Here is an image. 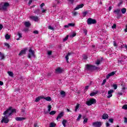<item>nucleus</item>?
Returning <instances> with one entry per match:
<instances>
[{"label":"nucleus","mask_w":127,"mask_h":127,"mask_svg":"<svg viewBox=\"0 0 127 127\" xmlns=\"http://www.w3.org/2000/svg\"><path fill=\"white\" fill-rule=\"evenodd\" d=\"M16 113V110L13 109L12 107H10L8 109H7L3 113L4 117H2V120L1 123H4V124H7L9 122V119H8V117L12 114H15Z\"/></svg>","instance_id":"f257e3e1"},{"label":"nucleus","mask_w":127,"mask_h":127,"mask_svg":"<svg viewBox=\"0 0 127 127\" xmlns=\"http://www.w3.org/2000/svg\"><path fill=\"white\" fill-rule=\"evenodd\" d=\"M9 6V3L8 2H2L0 3V10H4L5 11L7 8Z\"/></svg>","instance_id":"f03ea898"},{"label":"nucleus","mask_w":127,"mask_h":127,"mask_svg":"<svg viewBox=\"0 0 127 127\" xmlns=\"http://www.w3.org/2000/svg\"><path fill=\"white\" fill-rule=\"evenodd\" d=\"M96 103H97L96 99L91 98L87 100L86 104L87 106H92V105H94V104H96Z\"/></svg>","instance_id":"7ed1b4c3"},{"label":"nucleus","mask_w":127,"mask_h":127,"mask_svg":"<svg viewBox=\"0 0 127 127\" xmlns=\"http://www.w3.org/2000/svg\"><path fill=\"white\" fill-rule=\"evenodd\" d=\"M35 52H34V51H32V49L30 48L29 50V53L28 54V58H29L30 59H31L32 57H35Z\"/></svg>","instance_id":"20e7f679"},{"label":"nucleus","mask_w":127,"mask_h":127,"mask_svg":"<svg viewBox=\"0 0 127 127\" xmlns=\"http://www.w3.org/2000/svg\"><path fill=\"white\" fill-rule=\"evenodd\" d=\"M87 22L88 25H91V24H96L97 23V20L92 18H89L87 19Z\"/></svg>","instance_id":"39448f33"},{"label":"nucleus","mask_w":127,"mask_h":127,"mask_svg":"<svg viewBox=\"0 0 127 127\" xmlns=\"http://www.w3.org/2000/svg\"><path fill=\"white\" fill-rule=\"evenodd\" d=\"M114 13L115 14H117L118 16L117 18H120L121 16H122V13H121V9H116L114 11Z\"/></svg>","instance_id":"423d86ee"},{"label":"nucleus","mask_w":127,"mask_h":127,"mask_svg":"<svg viewBox=\"0 0 127 127\" xmlns=\"http://www.w3.org/2000/svg\"><path fill=\"white\" fill-rule=\"evenodd\" d=\"M103 123L101 122H95L92 123L93 127H101Z\"/></svg>","instance_id":"0eeeda50"},{"label":"nucleus","mask_w":127,"mask_h":127,"mask_svg":"<svg viewBox=\"0 0 127 127\" xmlns=\"http://www.w3.org/2000/svg\"><path fill=\"white\" fill-rule=\"evenodd\" d=\"M55 71L57 74H61V73L64 72V69L59 67L56 69Z\"/></svg>","instance_id":"6e6552de"},{"label":"nucleus","mask_w":127,"mask_h":127,"mask_svg":"<svg viewBox=\"0 0 127 127\" xmlns=\"http://www.w3.org/2000/svg\"><path fill=\"white\" fill-rule=\"evenodd\" d=\"M30 19H32V20H34V21H35L36 22L39 21V18L36 16L32 15L30 17Z\"/></svg>","instance_id":"1a4fd4ad"},{"label":"nucleus","mask_w":127,"mask_h":127,"mask_svg":"<svg viewBox=\"0 0 127 127\" xmlns=\"http://www.w3.org/2000/svg\"><path fill=\"white\" fill-rule=\"evenodd\" d=\"M113 93H114V90H110L108 92V96L107 98L109 99V98H111L113 97Z\"/></svg>","instance_id":"9d476101"},{"label":"nucleus","mask_w":127,"mask_h":127,"mask_svg":"<svg viewBox=\"0 0 127 127\" xmlns=\"http://www.w3.org/2000/svg\"><path fill=\"white\" fill-rule=\"evenodd\" d=\"M116 74V71H112L110 73H109L107 76H106V79H109L110 77H112V76H114Z\"/></svg>","instance_id":"9b49d317"},{"label":"nucleus","mask_w":127,"mask_h":127,"mask_svg":"<svg viewBox=\"0 0 127 127\" xmlns=\"http://www.w3.org/2000/svg\"><path fill=\"white\" fill-rule=\"evenodd\" d=\"M84 7V4H80L77 5L76 7L74 8V10H78V9H80V8H82Z\"/></svg>","instance_id":"f8f14e48"},{"label":"nucleus","mask_w":127,"mask_h":127,"mask_svg":"<svg viewBox=\"0 0 127 127\" xmlns=\"http://www.w3.org/2000/svg\"><path fill=\"white\" fill-rule=\"evenodd\" d=\"M64 115V113L63 112H61L57 117V121H59V120H60V119L63 117Z\"/></svg>","instance_id":"ddd939ff"},{"label":"nucleus","mask_w":127,"mask_h":127,"mask_svg":"<svg viewBox=\"0 0 127 127\" xmlns=\"http://www.w3.org/2000/svg\"><path fill=\"white\" fill-rule=\"evenodd\" d=\"M86 70H93L94 69V66L87 64L85 67Z\"/></svg>","instance_id":"4468645a"},{"label":"nucleus","mask_w":127,"mask_h":127,"mask_svg":"<svg viewBox=\"0 0 127 127\" xmlns=\"http://www.w3.org/2000/svg\"><path fill=\"white\" fill-rule=\"evenodd\" d=\"M80 107H81V105L77 103L75 107V109H74L75 112H77V111H79Z\"/></svg>","instance_id":"2eb2a0df"},{"label":"nucleus","mask_w":127,"mask_h":127,"mask_svg":"<svg viewBox=\"0 0 127 127\" xmlns=\"http://www.w3.org/2000/svg\"><path fill=\"white\" fill-rule=\"evenodd\" d=\"M43 99H44V100H46V101H47L48 102H51L52 101V99H51V97L49 96L46 97L43 96Z\"/></svg>","instance_id":"dca6fc26"},{"label":"nucleus","mask_w":127,"mask_h":127,"mask_svg":"<svg viewBox=\"0 0 127 127\" xmlns=\"http://www.w3.org/2000/svg\"><path fill=\"white\" fill-rule=\"evenodd\" d=\"M26 52V49H24L22 50L18 54L19 56H21L22 55H24V54H25Z\"/></svg>","instance_id":"f3484780"},{"label":"nucleus","mask_w":127,"mask_h":127,"mask_svg":"<svg viewBox=\"0 0 127 127\" xmlns=\"http://www.w3.org/2000/svg\"><path fill=\"white\" fill-rule=\"evenodd\" d=\"M15 119L16 121L18 122H20L21 121H23V120H25V118L22 117H16Z\"/></svg>","instance_id":"a211bd4d"},{"label":"nucleus","mask_w":127,"mask_h":127,"mask_svg":"<svg viewBox=\"0 0 127 127\" xmlns=\"http://www.w3.org/2000/svg\"><path fill=\"white\" fill-rule=\"evenodd\" d=\"M102 117L103 120H107V119L109 118V115H108V114H104L102 115Z\"/></svg>","instance_id":"6ab92c4d"},{"label":"nucleus","mask_w":127,"mask_h":127,"mask_svg":"<svg viewBox=\"0 0 127 127\" xmlns=\"http://www.w3.org/2000/svg\"><path fill=\"white\" fill-rule=\"evenodd\" d=\"M24 24L26 27H29V26L31 25L29 21L24 22Z\"/></svg>","instance_id":"aec40b11"},{"label":"nucleus","mask_w":127,"mask_h":127,"mask_svg":"<svg viewBox=\"0 0 127 127\" xmlns=\"http://www.w3.org/2000/svg\"><path fill=\"white\" fill-rule=\"evenodd\" d=\"M70 55H71V53H68L67 55L65 56V60L67 62V63H69V56H70Z\"/></svg>","instance_id":"412c9836"},{"label":"nucleus","mask_w":127,"mask_h":127,"mask_svg":"<svg viewBox=\"0 0 127 127\" xmlns=\"http://www.w3.org/2000/svg\"><path fill=\"white\" fill-rule=\"evenodd\" d=\"M41 99H43V96H39L37 98H36V99L35 100V102H39V101H40V100H41Z\"/></svg>","instance_id":"4be33fe9"},{"label":"nucleus","mask_w":127,"mask_h":127,"mask_svg":"<svg viewBox=\"0 0 127 127\" xmlns=\"http://www.w3.org/2000/svg\"><path fill=\"white\" fill-rule=\"evenodd\" d=\"M56 127V124L55 123L52 122L50 124L49 127Z\"/></svg>","instance_id":"5701e85b"},{"label":"nucleus","mask_w":127,"mask_h":127,"mask_svg":"<svg viewBox=\"0 0 127 127\" xmlns=\"http://www.w3.org/2000/svg\"><path fill=\"white\" fill-rule=\"evenodd\" d=\"M17 35L19 38L16 39V40H19V39L21 38V37H22V34H21V33L18 32Z\"/></svg>","instance_id":"b1692460"},{"label":"nucleus","mask_w":127,"mask_h":127,"mask_svg":"<svg viewBox=\"0 0 127 127\" xmlns=\"http://www.w3.org/2000/svg\"><path fill=\"white\" fill-rule=\"evenodd\" d=\"M98 94V91H96L95 92H92L90 94V96L91 97H94V96H95V95H97Z\"/></svg>","instance_id":"393cba45"},{"label":"nucleus","mask_w":127,"mask_h":127,"mask_svg":"<svg viewBox=\"0 0 127 127\" xmlns=\"http://www.w3.org/2000/svg\"><path fill=\"white\" fill-rule=\"evenodd\" d=\"M8 75H9V76H10V77H13V72L8 71L7 72Z\"/></svg>","instance_id":"a878e982"},{"label":"nucleus","mask_w":127,"mask_h":127,"mask_svg":"<svg viewBox=\"0 0 127 127\" xmlns=\"http://www.w3.org/2000/svg\"><path fill=\"white\" fill-rule=\"evenodd\" d=\"M67 123V120H64L62 122V124L63 125L64 127H66V124Z\"/></svg>","instance_id":"bb28decb"},{"label":"nucleus","mask_w":127,"mask_h":127,"mask_svg":"<svg viewBox=\"0 0 127 127\" xmlns=\"http://www.w3.org/2000/svg\"><path fill=\"white\" fill-rule=\"evenodd\" d=\"M121 12H122V13L123 14H125V13H126L127 12V9H126L125 8H123L121 9Z\"/></svg>","instance_id":"cd10ccee"},{"label":"nucleus","mask_w":127,"mask_h":127,"mask_svg":"<svg viewBox=\"0 0 127 127\" xmlns=\"http://www.w3.org/2000/svg\"><path fill=\"white\" fill-rule=\"evenodd\" d=\"M0 57L1 60H2V59H4V55L1 53V52H0Z\"/></svg>","instance_id":"c85d7f7f"},{"label":"nucleus","mask_w":127,"mask_h":127,"mask_svg":"<svg viewBox=\"0 0 127 127\" xmlns=\"http://www.w3.org/2000/svg\"><path fill=\"white\" fill-rule=\"evenodd\" d=\"M5 38L6 39V40H8V39L10 38V36L8 35V34H6L5 36Z\"/></svg>","instance_id":"c756f323"},{"label":"nucleus","mask_w":127,"mask_h":127,"mask_svg":"<svg viewBox=\"0 0 127 127\" xmlns=\"http://www.w3.org/2000/svg\"><path fill=\"white\" fill-rule=\"evenodd\" d=\"M101 62H102V60H97V61L95 63V64H96V65H100V64H101Z\"/></svg>","instance_id":"7c9ffc66"},{"label":"nucleus","mask_w":127,"mask_h":127,"mask_svg":"<svg viewBox=\"0 0 127 127\" xmlns=\"http://www.w3.org/2000/svg\"><path fill=\"white\" fill-rule=\"evenodd\" d=\"M81 118H82V115L79 114L76 119V121H79L81 120Z\"/></svg>","instance_id":"2f4dec72"},{"label":"nucleus","mask_w":127,"mask_h":127,"mask_svg":"<svg viewBox=\"0 0 127 127\" xmlns=\"http://www.w3.org/2000/svg\"><path fill=\"white\" fill-rule=\"evenodd\" d=\"M51 109H52V106H51V105H49L48 106V112H50V111H51Z\"/></svg>","instance_id":"473e14b6"},{"label":"nucleus","mask_w":127,"mask_h":127,"mask_svg":"<svg viewBox=\"0 0 127 127\" xmlns=\"http://www.w3.org/2000/svg\"><path fill=\"white\" fill-rule=\"evenodd\" d=\"M113 87L114 90H117V89H118V85H117L116 84H114L113 85Z\"/></svg>","instance_id":"72a5a7b5"},{"label":"nucleus","mask_w":127,"mask_h":127,"mask_svg":"<svg viewBox=\"0 0 127 127\" xmlns=\"http://www.w3.org/2000/svg\"><path fill=\"white\" fill-rule=\"evenodd\" d=\"M68 25L69 26V27H74V26H75V24L71 23H68Z\"/></svg>","instance_id":"f704fd0d"},{"label":"nucleus","mask_w":127,"mask_h":127,"mask_svg":"<svg viewBox=\"0 0 127 127\" xmlns=\"http://www.w3.org/2000/svg\"><path fill=\"white\" fill-rule=\"evenodd\" d=\"M55 114H56V111H52L50 113V115H51V116L55 115Z\"/></svg>","instance_id":"c9c22d12"},{"label":"nucleus","mask_w":127,"mask_h":127,"mask_svg":"<svg viewBox=\"0 0 127 127\" xmlns=\"http://www.w3.org/2000/svg\"><path fill=\"white\" fill-rule=\"evenodd\" d=\"M87 14H88V11H85L82 13V15H83V16H84V17H85V16L87 15Z\"/></svg>","instance_id":"e433bc0d"},{"label":"nucleus","mask_w":127,"mask_h":127,"mask_svg":"<svg viewBox=\"0 0 127 127\" xmlns=\"http://www.w3.org/2000/svg\"><path fill=\"white\" fill-rule=\"evenodd\" d=\"M123 110H127V105L125 104L122 107Z\"/></svg>","instance_id":"4c0bfd02"},{"label":"nucleus","mask_w":127,"mask_h":127,"mask_svg":"<svg viewBox=\"0 0 127 127\" xmlns=\"http://www.w3.org/2000/svg\"><path fill=\"white\" fill-rule=\"evenodd\" d=\"M61 95H62V96L63 97H65V92H64V91H61Z\"/></svg>","instance_id":"58836bf2"},{"label":"nucleus","mask_w":127,"mask_h":127,"mask_svg":"<svg viewBox=\"0 0 127 127\" xmlns=\"http://www.w3.org/2000/svg\"><path fill=\"white\" fill-rule=\"evenodd\" d=\"M72 15L73 16H76V15H77V14H78V12H76V11H73L72 12Z\"/></svg>","instance_id":"ea45409f"},{"label":"nucleus","mask_w":127,"mask_h":127,"mask_svg":"<svg viewBox=\"0 0 127 127\" xmlns=\"http://www.w3.org/2000/svg\"><path fill=\"white\" fill-rule=\"evenodd\" d=\"M68 38H69V36L67 35L64 39L63 41H66V40H68Z\"/></svg>","instance_id":"a19ab883"},{"label":"nucleus","mask_w":127,"mask_h":127,"mask_svg":"<svg viewBox=\"0 0 127 127\" xmlns=\"http://www.w3.org/2000/svg\"><path fill=\"white\" fill-rule=\"evenodd\" d=\"M118 63L119 64H125V62H124V61H123V60L118 61Z\"/></svg>","instance_id":"79ce46f5"},{"label":"nucleus","mask_w":127,"mask_h":127,"mask_svg":"<svg viewBox=\"0 0 127 127\" xmlns=\"http://www.w3.org/2000/svg\"><path fill=\"white\" fill-rule=\"evenodd\" d=\"M47 54H48V55H49V56H50V55H51V54H52V51H48L47 52Z\"/></svg>","instance_id":"37998d69"},{"label":"nucleus","mask_w":127,"mask_h":127,"mask_svg":"<svg viewBox=\"0 0 127 127\" xmlns=\"http://www.w3.org/2000/svg\"><path fill=\"white\" fill-rule=\"evenodd\" d=\"M112 28L113 29L117 28V25L116 24H114L112 26Z\"/></svg>","instance_id":"c03bdc74"},{"label":"nucleus","mask_w":127,"mask_h":127,"mask_svg":"<svg viewBox=\"0 0 127 127\" xmlns=\"http://www.w3.org/2000/svg\"><path fill=\"white\" fill-rule=\"evenodd\" d=\"M109 122L111 123V124H113V123H114V119L113 118H110L109 119Z\"/></svg>","instance_id":"a18cd8bd"},{"label":"nucleus","mask_w":127,"mask_h":127,"mask_svg":"<svg viewBox=\"0 0 127 127\" xmlns=\"http://www.w3.org/2000/svg\"><path fill=\"white\" fill-rule=\"evenodd\" d=\"M76 33H73L71 35L69 36V37H75L76 36Z\"/></svg>","instance_id":"49530a36"},{"label":"nucleus","mask_w":127,"mask_h":127,"mask_svg":"<svg viewBox=\"0 0 127 127\" xmlns=\"http://www.w3.org/2000/svg\"><path fill=\"white\" fill-rule=\"evenodd\" d=\"M48 28H49V29H51V30H54V27H53L51 26H49Z\"/></svg>","instance_id":"de8ad7c7"},{"label":"nucleus","mask_w":127,"mask_h":127,"mask_svg":"<svg viewBox=\"0 0 127 127\" xmlns=\"http://www.w3.org/2000/svg\"><path fill=\"white\" fill-rule=\"evenodd\" d=\"M88 122V119L85 118L83 121V124H86Z\"/></svg>","instance_id":"09e8293b"},{"label":"nucleus","mask_w":127,"mask_h":127,"mask_svg":"<svg viewBox=\"0 0 127 127\" xmlns=\"http://www.w3.org/2000/svg\"><path fill=\"white\" fill-rule=\"evenodd\" d=\"M88 32V31L86 29H84L83 30V33H84L85 35H87V33Z\"/></svg>","instance_id":"8fccbe9b"},{"label":"nucleus","mask_w":127,"mask_h":127,"mask_svg":"<svg viewBox=\"0 0 127 127\" xmlns=\"http://www.w3.org/2000/svg\"><path fill=\"white\" fill-rule=\"evenodd\" d=\"M44 5H45V4H44V3H42L41 5H40V7L41 9H42V8H43V6H44Z\"/></svg>","instance_id":"3c124183"},{"label":"nucleus","mask_w":127,"mask_h":127,"mask_svg":"<svg viewBox=\"0 0 127 127\" xmlns=\"http://www.w3.org/2000/svg\"><path fill=\"white\" fill-rule=\"evenodd\" d=\"M4 44L5 46H7V47L8 48H9V44H8V43H5Z\"/></svg>","instance_id":"603ef678"},{"label":"nucleus","mask_w":127,"mask_h":127,"mask_svg":"<svg viewBox=\"0 0 127 127\" xmlns=\"http://www.w3.org/2000/svg\"><path fill=\"white\" fill-rule=\"evenodd\" d=\"M87 58H88L87 56H86V55H83V59H84V60H86V59H87Z\"/></svg>","instance_id":"864d4df0"},{"label":"nucleus","mask_w":127,"mask_h":127,"mask_svg":"<svg viewBox=\"0 0 127 127\" xmlns=\"http://www.w3.org/2000/svg\"><path fill=\"white\" fill-rule=\"evenodd\" d=\"M106 82H107V80L106 79H104L103 81L102 82V85H105V84H106Z\"/></svg>","instance_id":"5fc2aeb1"},{"label":"nucleus","mask_w":127,"mask_h":127,"mask_svg":"<svg viewBox=\"0 0 127 127\" xmlns=\"http://www.w3.org/2000/svg\"><path fill=\"white\" fill-rule=\"evenodd\" d=\"M124 123L125 124H127V118H124Z\"/></svg>","instance_id":"6e6d98bb"},{"label":"nucleus","mask_w":127,"mask_h":127,"mask_svg":"<svg viewBox=\"0 0 127 127\" xmlns=\"http://www.w3.org/2000/svg\"><path fill=\"white\" fill-rule=\"evenodd\" d=\"M38 31L35 30L33 31V33H34L35 34H38Z\"/></svg>","instance_id":"4d7b16f0"},{"label":"nucleus","mask_w":127,"mask_h":127,"mask_svg":"<svg viewBox=\"0 0 127 127\" xmlns=\"http://www.w3.org/2000/svg\"><path fill=\"white\" fill-rule=\"evenodd\" d=\"M70 3H74V0H68Z\"/></svg>","instance_id":"13d9d810"},{"label":"nucleus","mask_w":127,"mask_h":127,"mask_svg":"<svg viewBox=\"0 0 127 127\" xmlns=\"http://www.w3.org/2000/svg\"><path fill=\"white\" fill-rule=\"evenodd\" d=\"M38 127V125H37V123H34V127Z\"/></svg>","instance_id":"bf43d9fd"},{"label":"nucleus","mask_w":127,"mask_h":127,"mask_svg":"<svg viewBox=\"0 0 127 127\" xmlns=\"http://www.w3.org/2000/svg\"><path fill=\"white\" fill-rule=\"evenodd\" d=\"M3 26H2V25L0 24V30H1L3 28Z\"/></svg>","instance_id":"052dcab7"},{"label":"nucleus","mask_w":127,"mask_h":127,"mask_svg":"<svg viewBox=\"0 0 127 127\" xmlns=\"http://www.w3.org/2000/svg\"><path fill=\"white\" fill-rule=\"evenodd\" d=\"M64 27L65 28H68V27H69V24H68L67 25H64Z\"/></svg>","instance_id":"680f3d73"},{"label":"nucleus","mask_w":127,"mask_h":127,"mask_svg":"<svg viewBox=\"0 0 127 127\" xmlns=\"http://www.w3.org/2000/svg\"><path fill=\"white\" fill-rule=\"evenodd\" d=\"M106 127H110V123H106Z\"/></svg>","instance_id":"e2e57ef3"},{"label":"nucleus","mask_w":127,"mask_h":127,"mask_svg":"<svg viewBox=\"0 0 127 127\" xmlns=\"http://www.w3.org/2000/svg\"><path fill=\"white\" fill-rule=\"evenodd\" d=\"M46 10L44 9H43V8H42V12H46Z\"/></svg>","instance_id":"0e129e2a"},{"label":"nucleus","mask_w":127,"mask_h":127,"mask_svg":"<svg viewBox=\"0 0 127 127\" xmlns=\"http://www.w3.org/2000/svg\"><path fill=\"white\" fill-rule=\"evenodd\" d=\"M23 31H25V32H26L28 31V28H26L23 30Z\"/></svg>","instance_id":"69168bd1"},{"label":"nucleus","mask_w":127,"mask_h":127,"mask_svg":"<svg viewBox=\"0 0 127 127\" xmlns=\"http://www.w3.org/2000/svg\"><path fill=\"white\" fill-rule=\"evenodd\" d=\"M113 43H114V46H117V43H116V41H114L113 42Z\"/></svg>","instance_id":"338daca9"},{"label":"nucleus","mask_w":127,"mask_h":127,"mask_svg":"<svg viewBox=\"0 0 127 127\" xmlns=\"http://www.w3.org/2000/svg\"><path fill=\"white\" fill-rule=\"evenodd\" d=\"M89 89V86H85V90H88Z\"/></svg>","instance_id":"774afa93"}]
</instances>
